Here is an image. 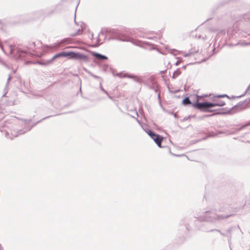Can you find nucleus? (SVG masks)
Masks as SVG:
<instances>
[{"instance_id":"25","label":"nucleus","mask_w":250,"mask_h":250,"mask_svg":"<svg viewBox=\"0 0 250 250\" xmlns=\"http://www.w3.org/2000/svg\"><path fill=\"white\" fill-rule=\"evenodd\" d=\"M218 98H221V97H227L228 98H229V97L226 94H224V95H217L216 96Z\"/></svg>"},{"instance_id":"14","label":"nucleus","mask_w":250,"mask_h":250,"mask_svg":"<svg viewBox=\"0 0 250 250\" xmlns=\"http://www.w3.org/2000/svg\"><path fill=\"white\" fill-rule=\"evenodd\" d=\"M212 107L215 106H222L225 104V102L222 100H218L211 103Z\"/></svg>"},{"instance_id":"9","label":"nucleus","mask_w":250,"mask_h":250,"mask_svg":"<svg viewBox=\"0 0 250 250\" xmlns=\"http://www.w3.org/2000/svg\"><path fill=\"white\" fill-rule=\"evenodd\" d=\"M117 76L120 78H125L127 77L128 78L133 79L135 81L140 82L141 79L137 76L133 75V74H130L128 73H123L122 72L117 74Z\"/></svg>"},{"instance_id":"21","label":"nucleus","mask_w":250,"mask_h":250,"mask_svg":"<svg viewBox=\"0 0 250 250\" xmlns=\"http://www.w3.org/2000/svg\"><path fill=\"white\" fill-rule=\"evenodd\" d=\"M35 42H32L29 45L28 48L33 51L35 49Z\"/></svg>"},{"instance_id":"32","label":"nucleus","mask_w":250,"mask_h":250,"mask_svg":"<svg viewBox=\"0 0 250 250\" xmlns=\"http://www.w3.org/2000/svg\"><path fill=\"white\" fill-rule=\"evenodd\" d=\"M86 72L89 75H90L91 76H92L93 77V76L94 75V74L91 72L90 71H87V70H86Z\"/></svg>"},{"instance_id":"27","label":"nucleus","mask_w":250,"mask_h":250,"mask_svg":"<svg viewBox=\"0 0 250 250\" xmlns=\"http://www.w3.org/2000/svg\"><path fill=\"white\" fill-rule=\"evenodd\" d=\"M11 79V76L10 75H9L8 78L7 79V82L6 83V86H7L9 83V82Z\"/></svg>"},{"instance_id":"29","label":"nucleus","mask_w":250,"mask_h":250,"mask_svg":"<svg viewBox=\"0 0 250 250\" xmlns=\"http://www.w3.org/2000/svg\"><path fill=\"white\" fill-rule=\"evenodd\" d=\"M80 29H79L78 31L77 32L72 34L71 36L74 37V36H76L78 35V34H79V32H80Z\"/></svg>"},{"instance_id":"15","label":"nucleus","mask_w":250,"mask_h":250,"mask_svg":"<svg viewBox=\"0 0 250 250\" xmlns=\"http://www.w3.org/2000/svg\"><path fill=\"white\" fill-rule=\"evenodd\" d=\"M135 34L136 37H141L143 38H146L145 34L140 30L137 29L135 31Z\"/></svg>"},{"instance_id":"38","label":"nucleus","mask_w":250,"mask_h":250,"mask_svg":"<svg viewBox=\"0 0 250 250\" xmlns=\"http://www.w3.org/2000/svg\"><path fill=\"white\" fill-rule=\"evenodd\" d=\"M179 62L178 61H177L175 62V64L176 65H178V64H179Z\"/></svg>"},{"instance_id":"39","label":"nucleus","mask_w":250,"mask_h":250,"mask_svg":"<svg viewBox=\"0 0 250 250\" xmlns=\"http://www.w3.org/2000/svg\"><path fill=\"white\" fill-rule=\"evenodd\" d=\"M250 88V84L249 85V86H248V87L247 88V89H246V91L245 92V93L247 92V91L249 89V88Z\"/></svg>"},{"instance_id":"22","label":"nucleus","mask_w":250,"mask_h":250,"mask_svg":"<svg viewBox=\"0 0 250 250\" xmlns=\"http://www.w3.org/2000/svg\"><path fill=\"white\" fill-rule=\"evenodd\" d=\"M248 125H245L243 126H242L241 127H240L239 128H238L236 130V131H235L234 132H229V133H228V134H233L235 132H238V131H240L241 130H242L243 128H245V127L247 126Z\"/></svg>"},{"instance_id":"10","label":"nucleus","mask_w":250,"mask_h":250,"mask_svg":"<svg viewBox=\"0 0 250 250\" xmlns=\"http://www.w3.org/2000/svg\"><path fill=\"white\" fill-rule=\"evenodd\" d=\"M191 221V220L190 217L188 216H185L182 220L180 221V225H185L186 229L188 230H190V226L189 223Z\"/></svg>"},{"instance_id":"16","label":"nucleus","mask_w":250,"mask_h":250,"mask_svg":"<svg viewBox=\"0 0 250 250\" xmlns=\"http://www.w3.org/2000/svg\"><path fill=\"white\" fill-rule=\"evenodd\" d=\"M182 103L183 104L186 105H188V104H191L192 105V104H193V103H191L189 97H188L185 98L183 100Z\"/></svg>"},{"instance_id":"30","label":"nucleus","mask_w":250,"mask_h":250,"mask_svg":"<svg viewBox=\"0 0 250 250\" xmlns=\"http://www.w3.org/2000/svg\"><path fill=\"white\" fill-rule=\"evenodd\" d=\"M145 38L149 39V40H153V39H155L156 37H146V36Z\"/></svg>"},{"instance_id":"45","label":"nucleus","mask_w":250,"mask_h":250,"mask_svg":"<svg viewBox=\"0 0 250 250\" xmlns=\"http://www.w3.org/2000/svg\"><path fill=\"white\" fill-rule=\"evenodd\" d=\"M176 51V50H171V53H173L172 51Z\"/></svg>"},{"instance_id":"5","label":"nucleus","mask_w":250,"mask_h":250,"mask_svg":"<svg viewBox=\"0 0 250 250\" xmlns=\"http://www.w3.org/2000/svg\"><path fill=\"white\" fill-rule=\"evenodd\" d=\"M206 95L203 96H198L196 95L197 100L196 102L192 104V106L195 107V108L202 111L203 112H212L213 110H210L209 108L212 107V105L211 102H205L202 103L198 102V101L200 99L206 97Z\"/></svg>"},{"instance_id":"31","label":"nucleus","mask_w":250,"mask_h":250,"mask_svg":"<svg viewBox=\"0 0 250 250\" xmlns=\"http://www.w3.org/2000/svg\"><path fill=\"white\" fill-rule=\"evenodd\" d=\"M86 72L89 75H90L91 76H92L93 77V76L94 75V74L91 72L90 71H87V70H86Z\"/></svg>"},{"instance_id":"37","label":"nucleus","mask_w":250,"mask_h":250,"mask_svg":"<svg viewBox=\"0 0 250 250\" xmlns=\"http://www.w3.org/2000/svg\"><path fill=\"white\" fill-rule=\"evenodd\" d=\"M77 6L78 5L76 6V9H75V12H76V10H77ZM76 17V13L75 14V17ZM74 21H75V22L76 23V21H75V18L74 19Z\"/></svg>"},{"instance_id":"34","label":"nucleus","mask_w":250,"mask_h":250,"mask_svg":"<svg viewBox=\"0 0 250 250\" xmlns=\"http://www.w3.org/2000/svg\"><path fill=\"white\" fill-rule=\"evenodd\" d=\"M33 95L36 96V97H42V94H33Z\"/></svg>"},{"instance_id":"19","label":"nucleus","mask_w":250,"mask_h":250,"mask_svg":"<svg viewBox=\"0 0 250 250\" xmlns=\"http://www.w3.org/2000/svg\"><path fill=\"white\" fill-rule=\"evenodd\" d=\"M148 135L152 139L154 138L158 134H156L152 130L148 129V131L146 132Z\"/></svg>"},{"instance_id":"33","label":"nucleus","mask_w":250,"mask_h":250,"mask_svg":"<svg viewBox=\"0 0 250 250\" xmlns=\"http://www.w3.org/2000/svg\"><path fill=\"white\" fill-rule=\"evenodd\" d=\"M0 48H1V49L2 50V51L3 52H5V50H4V48H3V46L1 45V43L0 42Z\"/></svg>"},{"instance_id":"12","label":"nucleus","mask_w":250,"mask_h":250,"mask_svg":"<svg viewBox=\"0 0 250 250\" xmlns=\"http://www.w3.org/2000/svg\"><path fill=\"white\" fill-rule=\"evenodd\" d=\"M67 57V52L62 51V52L57 53L54 55L52 59L49 61L50 62H52L54 60L59 57Z\"/></svg>"},{"instance_id":"28","label":"nucleus","mask_w":250,"mask_h":250,"mask_svg":"<svg viewBox=\"0 0 250 250\" xmlns=\"http://www.w3.org/2000/svg\"><path fill=\"white\" fill-rule=\"evenodd\" d=\"M196 37L199 39H202L203 40H205L206 38V36H202L201 35L196 36Z\"/></svg>"},{"instance_id":"4","label":"nucleus","mask_w":250,"mask_h":250,"mask_svg":"<svg viewBox=\"0 0 250 250\" xmlns=\"http://www.w3.org/2000/svg\"><path fill=\"white\" fill-rule=\"evenodd\" d=\"M246 108V105L245 104L244 102H240L238 103L237 104L234 105L232 107L227 109H225L226 111L223 112H217L215 113L212 115H205L203 116L201 119H203L204 118H207L208 117H210L213 115L216 114H229V113H234L235 112L241 111L244 109H245Z\"/></svg>"},{"instance_id":"36","label":"nucleus","mask_w":250,"mask_h":250,"mask_svg":"<svg viewBox=\"0 0 250 250\" xmlns=\"http://www.w3.org/2000/svg\"><path fill=\"white\" fill-rule=\"evenodd\" d=\"M106 95L108 96V97L109 99H112V97L111 96H110L108 93H107V94H106Z\"/></svg>"},{"instance_id":"43","label":"nucleus","mask_w":250,"mask_h":250,"mask_svg":"<svg viewBox=\"0 0 250 250\" xmlns=\"http://www.w3.org/2000/svg\"><path fill=\"white\" fill-rule=\"evenodd\" d=\"M184 56H185V57H187V56H188V54H185V55H184Z\"/></svg>"},{"instance_id":"26","label":"nucleus","mask_w":250,"mask_h":250,"mask_svg":"<svg viewBox=\"0 0 250 250\" xmlns=\"http://www.w3.org/2000/svg\"><path fill=\"white\" fill-rule=\"evenodd\" d=\"M93 78L96 79H99L100 80V81H101V80H103V79L100 77L97 76L96 75H94V74L93 76Z\"/></svg>"},{"instance_id":"44","label":"nucleus","mask_w":250,"mask_h":250,"mask_svg":"<svg viewBox=\"0 0 250 250\" xmlns=\"http://www.w3.org/2000/svg\"><path fill=\"white\" fill-rule=\"evenodd\" d=\"M81 91H82V90H81V87H80V89H79V92H81Z\"/></svg>"},{"instance_id":"42","label":"nucleus","mask_w":250,"mask_h":250,"mask_svg":"<svg viewBox=\"0 0 250 250\" xmlns=\"http://www.w3.org/2000/svg\"><path fill=\"white\" fill-rule=\"evenodd\" d=\"M246 45H250V42H248L245 43Z\"/></svg>"},{"instance_id":"41","label":"nucleus","mask_w":250,"mask_h":250,"mask_svg":"<svg viewBox=\"0 0 250 250\" xmlns=\"http://www.w3.org/2000/svg\"><path fill=\"white\" fill-rule=\"evenodd\" d=\"M182 68L185 69L186 68V65L183 66Z\"/></svg>"},{"instance_id":"24","label":"nucleus","mask_w":250,"mask_h":250,"mask_svg":"<svg viewBox=\"0 0 250 250\" xmlns=\"http://www.w3.org/2000/svg\"><path fill=\"white\" fill-rule=\"evenodd\" d=\"M52 116H53V115H51V116H47V117H45L44 118H43L41 120L38 121L36 123H35V124H37L38 123H40L41 122H42V121L46 119H47L50 117H52Z\"/></svg>"},{"instance_id":"46","label":"nucleus","mask_w":250,"mask_h":250,"mask_svg":"<svg viewBox=\"0 0 250 250\" xmlns=\"http://www.w3.org/2000/svg\"><path fill=\"white\" fill-rule=\"evenodd\" d=\"M212 31L213 32H216V30H212Z\"/></svg>"},{"instance_id":"20","label":"nucleus","mask_w":250,"mask_h":250,"mask_svg":"<svg viewBox=\"0 0 250 250\" xmlns=\"http://www.w3.org/2000/svg\"><path fill=\"white\" fill-rule=\"evenodd\" d=\"M181 74V71L180 70V69L178 68L177 70H176L173 73L172 78L175 79L177 78L178 76H179Z\"/></svg>"},{"instance_id":"35","label":"nucleus","mask_w":250,"mask_h":250,"mask_svg":"<svg viewBox=\"0 0 250 250\" xmlns=\"http://www.w3.org/2000/svg\"><path fill=\"white\" fill-rule=\"evenodd\" d=\"M69 40H70V39H64L63 40H62V42H65V41H67H67H69Z\"/></svg>"},{"instance_id":"3","label":"nucleus","mask_w":250,"mask_h":250,"mask_svg":"<svg viewBox=\"0 0 250 250\" xmlns=\"http://www.w3.org/2000/svg\"><path fill=\"white\" fill-rule=\"evenodd\" d=\"M232 215V214H231L226 215L217 214L215 210H212L204 212L196 218L201 222L205 221L215 223Z\"/></svg>"},{"instance_id":"7","label":"nucleus","mask_w":250,"mask_h":250,"mask_svg":"<svg viewBox=\"0 0 250 250\" xmlns=\"http://www.w3.org/2000/svg\"><path fill=\"white\" fill-rule=\"evenodd\" d=\"M9 49L10 50V54H14L15 52L19 54V56H22V54H27V51L26 50H21L19 47L17 46L16 45H10L9 46Z\"/></svg>"},{"instance_id":"1","label":"nucleus","mask_w":250,"mask_h":250,"mask_svg":"<svg viewBox=\"0 0 250 250\" xmlns=\"http://www.w3.org/2000/svg\"><path fill=\"white\" fill-rule=\"evenodd\" d=\"M26 124V123L23 121H16L13 123L5 125L4 126L8 128L4 130L5 137L12 140L14 137L29 131L32 126Z\"/></svg>"},{"instance_id":"40","label":"nucleus","mask_w":250,"mask_h":250,"mask_svg":"<svg viewBox=\"0 0 250 250\" xmlns=\"http://www.w3.org/2000/svg\"><path fill=\"white\" fill-rule=\"evenodd\" d=\"M165 72H166V70H165V71H160V73H162V74H163V73H165Z\"/></svg>"},{"instance_id":"17","label":"nucleus","mask_w":250,"mask_h":250,"mask_svg":"<svg viewBox=\"0 0 250 250\" xmlns=\"http://www.w3.org/2000/svg\"><path fill=\"white\" fill-rule=\"evenodd\" d=\"M102 36H104V33L103 32L101 31V32H100V33L98 35L99 38H100V37H101ZM103 42H102L101 41V40L100 39V38H98L97 40L96 44L95 45V46H98L100 44H102Z\"/></svg>"},{"instance_id":"2","label":"nucleus","mask_w":250,"mask_h":250,"mask_svg":"<svg viewBox=\"0 0 250 250\" xmlns=\"http://www.w3.org/2000/svg\"><path fill=\"white\" fill-rule=\"evenodd\" d=\"M111 39L123 42H130L135 45L146 49V47L145 46L146 45L149 47V49L150 50H154L156 48V46L154 44L148 42L131 39L129 36L126 35L123 32L119 30H113L112 32V37H111Z\"/></svg>"},{"instance_id":"18","label":"nucleus","mask_w":250,"mask_h":250,"mask_svg":"<svg viewBox=\"0 0 250 250\" xmlns=\"http://www.w3.org/2000/svg\"><path fill=\"white\" fill-rule=\"evenodd\" d=\"M76 52L69 51L67 52V58L69 59H74Z\"/></svg>"},{"instance_id":"13","label":"nucleus","mask_w":250,"mask_h":250,"mask_svg":"<svg viewBox=\"0 0 250 250\" xmlns=\"http://www.w3.org/2000/svg\"><path fill=\"white\" fill-rule=\"evenodd\" d=\"M92 55L98 60H107L108 59L106 56L101 54L98 53L93 52Z\"/></svg>"},{"instance_id":"23","label":"nucleus","mask_w":250,"mask_h":250,"mask_svg":"<svg viewBox=\"0 0 250 250\" xmlns=\"http://www.w3.org/2000/svg\"><path fill=\"white\" fill-rule=\"evenodd\" d=\"M102 82H103V80H101V81L100 82V83H99V85H100V88L101 89V90L104 93H105V94H107V92L103 88V86H102Z\"/></svg>"},{"instance_id":"11","label":"nucleus","mask_w":250,"mask_h":250,"mask_svg":"<svg viewBox=\"0 0 250 250\" xmlns=\"http://www.w3.org/2000/svg\"><path fill=\"white\" fill-rule=\"evenodd\" d=\"M155 143L157 144V145L159 147H162L161 146V143L163 140V137L161 135L158 134L153 139Z\"/></svg>"},{"instance_id":"8","label":"nucleus","mask_w":250,"mask_h":250,"mask_svg":"<svg viewBox=\"0 0 250 250\" xmlns=\"http://www.w3.org/2000/svg\"><path fill=\"white\" fill-rule=\"evenodd\" d=\"M74 59L84 62H88L89 61L88 56L87 55H84L79 52H76Z\"/></svg>"},{"instance_id":"6","label":"nucleus","mask_w":250,"mask_h":250,"mask_svg":"<svg viewBox=\"0 0 250 250\" xmlns=\"http://www.w3.org/2000/svg\"><path fill=\"white\" fill-rule=\"evenodd\" d=\"M202 231H206V232H214V231H217L219 232L221 235H222L223 236H227L229 238V241L231 239V235L230 233L231 231H240V229L239 227L238 226L237 227H231L229 229L227 230V233L229 234H227V233H223L222 231H221L220 230L217 229H208L206 228H201L200 229Z\"/></svg>"}]
</instances>
